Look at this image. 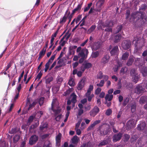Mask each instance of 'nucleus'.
<instances>
[{
    "instance_id": "nucleus-11",
    "label": "nucleus",
    "mask_w": 147,
    "mask_h": 147,
    "mask_svg": "<svg viewBox=\"0 0 147 147\" xmlns=\"http://www.w3.org/2000/svg\"><path fill=\"white\" fill-rule=\"evenodd\" d=\"M118 47L117 46H115L110 51V53L112 55H117L119 51Z\"/></svg>"
},
{
    "instance_id": "nucleus-58",
    "label": "nucleus",
    "mask_w": 147,
    "mask_h": 147,
    "mask_svg": "<svg viewBox=\"0 0 147 147\" xmlns=\"http://www.w3.org/2000/svg\"><path fill=\"white\" fill-rule=\"evenodd\" d=\"M16 131V129L15 128H12L11 130L9 131V133L12 134L14 133Z\"/></svg>"
},
{
    "instance_id": "nucleus-5",
    "label": "nucleus",
    "mask_w": 147,
    "mask_h": 147,
    "mask_svg": "<svg viewBox=\"0 0 147 147\" xmlns=\"http://www.w3.org/2000/svg\"><path fill=\"white\" fill-rule=\"evenodd\" d=\"M89 52L88 50L86 48L82 49L78 55L79 57H82L86 58L87 57Z\"/></svg>"
},
{
    "instance_id": "nucleus-50",
    "label": "nucleus",
    "mask_w": 147,
    "mask_h": 147,
    "mask_svg": "<svg viewBox=\"0 0 147 147\" xmlns=\"http://www.w3.org/2000/svg\"><path fill=\"white\" fill-rule=\"evenodd\" d=\"M101 89L100 88H98L95 90V93L96 94H98L101 91Z\"/></svg>"
},
{
    "instance_id": "nucleus-18",
    "label": "nucleus",
    "mask_w": 147,
    "mask_h": 147,
    "mask_svg": "<svg viewBox=\"0 0 147 147\" xmlns=\"http://www.w3.org/2000/svg\"><path fill=\"white\" fill-rule=\"evenodd\" d=\"M111 23L112 25H113V23L111 21H109L107 20L105 22V24H104L103 22H101V24L102 25V26H103V28H105L106 27H109V26H111L109 25Z\"/></svg>"
},
{
    "instance_id": "nucleus-56",
    "label": "nucleus",
    "mask_w": 147,
    "mask_h": 147,
    "mask_svg": "<svg viewBox=\"0 0 147 147\" xmlns=\"http://www.w3.org/2000/svg\"><path fill=\"white\" fill-rule=\"evenodd\" d=\"M37 103V102L36 101H34L32 104H30L29 105V107L28 109V110H29L32 107H34L35 105Z\"/></svg>"
},
{
    "instance_id": "nucleus-22",
    "label": "nucleus",
    "mask_w": 147,
    "mask_h": 147,
    "mask_svg": "<svg viewBox=\"0 0 147 147\" xmlns=\"http://www.w3.org/2000/svg\"><path fill=\"white\" fill-rule=\"evenodd\" d=\"M84 85V81L83 80H82L79 83L78 89L79 90L82 89Z\"/></svg>"
},
{
    "instance_id": "nucleus-8",
    "label": "nucleus",
    "mask_w": 147,
    "mask_h": 147,
    "mask_svg": "<svg viewBox=\"0 0 147 147\" xmlns=\"http://www.w3.org/2000/svg\"><path fill=\"white\" fill-rule=\"evenodd\" d=\"M99 109L97 107H95L89 113L90 115L92 117L95 116L99 111Z\"/></svg>"
},
{
    "instance_id": "nucleus-32",
    "label": "nucleus",
    "mask_w": 147,
    "mask_h": 147,
    "mask_svg": "<svg viewBox=\"0 0 147 147\" xmlns=\"http://www.w3.org/2000/svg\"><path fill=\"white\" fill-rule=\"evenodd\" d=\"M96 28V26L95 25H92L88 29V32L89 33H91Z\"/></svg>"
},
{
    "instance_id": "nucleus-49",
    "label": "nucleus",
    "mask_w": 147,
    "mask_h": 147,
    "mask_svg": "<svg viewBox=\"0 0 147 147\" xmlns=\"http://www.w3.org/2000/svg\"><path fill=\"white\" fill-rule=\"evenodd\" d=\"M130 14V10H127L126 13L125 14V15L126 16V19H128L129 17V16Z\"/></svg>"
},
{
    "instance_id": "nucleus-43",
    "label": "nucleus",
    "mask_w": 147,
    "mask_h": 147,
    "mask_svg": "<svg viewBox=\"0 0 147 147\" xmlns=\"http://www.w3.org/2000/svg\"><path fill=\"white\" fill-rule=\"evenodd\" d=\"M122 28V26L121 25H119L117 26V30L115 32V33H118L121 31Z\"/></svg>"
},
{
    "instance_id": "nucleus-63",
    "label": "nucleus",
    "mask_w": 147,
    "mask_h": 147,
    "mask_svg": "<svg viewBox=\"0 0 147 147\" xmlns=\"http://www.w3.org/2000/svg\"><path fill=\"white\" fill-rule=\"evenodd\" d=\"M105 31L107 32H112V28L110 27H108V28H106L105 30Z\"/></svg>"
},
{
    "instance_id": "nucleus-46",
    "label": "nucleus",
    "mask_w": 147,
    "mask_h": 147,
    "mask_svg": "<svg viewBox=\"0 0 147 147\" xmlns=\"http://www.w3.org/2000/svg\"><path fill=\"white\" fill-rule=\"evenodd\" d=\"M57 81L58 84L61 83L63 81V79L62 77H58L57 78Z\"/></svg>"
},
{
    "instance_id": "nucleus-39",
    "label": "nucleus",
    "mask_w": 147,
    "mask_h": 147,
    "mask_svg": "<svg viewBox=\"0 0 147 147\" xmlns=\"http://www.w3.org/2000/svg\"><path fill=\"white\" fill-rule=\"evenodd\" d=\"M53 80V78L52 76H50L46 80V82L47 84H49Z\"/></svg>"
},
{
    "instance_id": "nucleus-37",
    "label": "nucleus",
    "mask_w": 147,
    "mask_h": 147,
    "mask_svg": "<svg viewBox=\"0 0 147 147\" xmlns=\"http://www.w3.org/2000/svg\"><path fill=\"white\" fill-rule=\"evenodd\" d=\"M129 98L128 97H126L123 100V106H125L129 102Z\"/></svg>"
},
{
    "instance_id": "nucleus-29",
    "label": "nucleus",
    "mask_w": 147,
    "mask_h": 147,
    "mask_svg": "<svg viewBox=\"0 0 147 147\" xmlns=\"http://www.w3.org/2000/svg\"><path fill=\"white\" fill-rule=\"evenodd\" d=\"M102 6H100V4H98L97 3V5H96V7L95 9H94V10L96 11H98L99 12H100L102 9L101 7Z\"/></svg>"
},
{
    "instance_id": "nucleus-55",
    "label": "nucleus",
    "mask_w": 147,
    "mask_h": 147,
    "mask_svg": "<svg viewBox=\"0 0 147 147\" xmlns=\"http://www.w3.org/2000/svg\"><path fill=\"white\" fill-rule=\"evenodd\" d=\"M84 113V110L82 109H80L78 111V115L80 116Z\"/></svg>"
},
{
    "instance_id": "nucleus-30",
    "label": "nucleus",
    "mask_w": 147,
    "mask_h": 147,
    "mask_svg": "<svg viewBox=\"0 0 147 147\" xmlns=\"http://www.w3.org/2000/svg\"><path fill=\"white\" fill-rule=\"evenodd\" d=\"M55 54L52 55L51 58L49 59L48 62L46 64H50L55 59Z\"/></svg>"
},
{
    "instance_id": "nucleus-54",
    "label": "nucleus",
    "mask_w": 147,
    "mask_h": 147,
    "mask_svg": "<svg viewBox=\"0 0 147 147\" xmlns=\"http://www.w3.org/2000/svg\"><path fill=\"white\" fill-rule=\"evenodd\" d=\"M136 106L135 104L131 106V111L132 112H134L136 110Z\"/></svg>"
},
{
    "instance_id": "nucleus-53",
    "label": "nucleus",
    "mask_w": 147,
    "mask_h": 147,
    "mask_svg": "<svg viewBox=\"0 0 147 147\" xmlns=\"http://www.w3.org/2000/svg\"><path fill=\"white\" fill-rule=\"evenodd\" d=\"M51 145V144L48 142H45L43 147H50Z\"/></svg>"
},
{
    "instance_id": "nucleus-51",
    "label": "nucleus",
    "mask_w": 147,
    "mask_h": 147,
    "mask_svg": "<svg viewBox=\"0 0 147 147\" xmlns=\"http://www.w3.org/2000/svg\"><path fill=\"white\" fill-rule=\"evenodd\" d=\"M82 121V119H81L76 123V129H78L81 122Z\"/></svg>"
},
{
    "instance_id": "nucleus-60",
    "label": "nucleus",
    "mask_w": 147,
    "mask_h": 147,
    "mask_svg": "<svg viewBox=\"0 0 147 147\" xmlns=\"http://www.w3.org/2000/svg\"><path fill=\"white\" fill-rule=\"evenodd\" d=\"M112 113V111L111 109H108L106 113V114L107 115H110Z\"/></svg>"
},
{
    "instance_id": "nucleus-25",
    "label": "nucleus",
    "mask_w": 147,
    "mask_h": 147,
    "mask_svg": "<svg viewBox=\"0 0 147 147\" xmlns=\"http://www.w3.org/2000/svg\"><path fill=\"white\" fill-rule=\"evenodd\" d=\"M93 85H90L88 89L87 90V92L86 94V96H89L90 94L91 91L93 90Z\"/></svg>"
},
{
    "instance_id": "nucleus-38",
    "label": "nucleus",
    "mask_w": 147,
    "mask_h": 147,
    "mask_svg": "<svg viewBox=\"0 0 147 147\" xmlns=\"http://www.w3.org/2000/svg\"><path fill=\"white\" fill-rule=\"evenodd\" d=\"M69 84L71 86H74L75 85L74 80L72 78H71L69 81Z\"/></svg>"
},
{
    "instance_id": "nucleus-45",
    "label": "nucleus",
    "mask_w": 147,
    "mask_h": 147,
    "mask_svg": "<svg viewBox=\"0 0 147 147\" xmlns=\"http://www.w3.org/2000/svg\"><path fill=\"white\" fill-rule=\"evenodd\" d=\"M52 90L54 92H57L59 90V86H54L52 88Z\"/></svg>"
},
{
    "instance_id": "nucleus-21",
    "label": "nucleus",
    "mask_w": 147,
    "mask_h": 147,
    "mask_svg": "<svg viewBox=\"0 0 147 147\" xmlns=\"http://www.w3.org/2000/svg\"><path fill=\"white\" fill-rule=\"evenodd\" d=\"M113 97V95L107 94L105 96V99L106 101L108 100L109 101H110L112 99Z\"/></svg>"
},
{
    "instance_id": "nucleus-16",
    "label": "nucleus",
    "mask_w": 147,
    "mask_h": 147,
    "mask_svg": "<svg viewBox=\"0 0 147 147\" xmlns=\"http://www.w3.org/2000/svg\"><path fill=\"white\" fill-rule=\"evenodd\" d=\"M61 136V134L59 133L57 136H56V145L58 146H59L60 145Z\"/></svg>"
},
{
    "instance_id": "nucleus-28",
    "label": "nucleus",
    "mask_w": 147,
    "mask_h": 147,
    "mask_svg": "<svg viewBox=\"0 0 147 147\" xmlns=\"http://www.w3.org/2000/svg\"><path fill=\"white\" fill-rule=\"evenodd\" d=\"M99 53L98 51L93 52L91 55L92 58H96L98 57Z\"/></svg>"
},
{
    "instance_id": "nucleus-64",
    "label": "nucleus",
    "mask_w": 147,
    "mask_h": 147,
    "mask_svg": "<svg viewBox=\"0 0 147 147\" xmlns=\"http://www.w3.org/2000/svg\"><path fill=\"white\" fill-rule=\"evenodd\" d=\"M85 127V124L84 122H82L81 124L80 128L82 129H83Z\"/></svg>"
},
{
    "instance_id": "nucleus-47",
    "label": "nucleus",
    "mask_w": 147,
    "mask_h": 147,
    "mask_svg": "<svg viewBox=\"0 0 147 147\" xmlns=\"http://www.w3.org/2000/svg\"><path fill=\"white\" fill-rule=\"evenodd\" d=\"M108 143V141L107 140L103 141L102 142L100 143L99 144V146H103L105 145Z\"/></svg>"
},
{
    "instance_id": "nucleus-59",
    "label": "nucleus",
    "mask_w": 147,
    "mask_h": 147,
    "mask_svg": "<svg viewBox=\"0 0 147 147\" xmlns=\"http://www.w3.org/2000/svg\"><path fill=\"white\" fill-rule=\"evenodd\" d=\"M105 1V0H99L97 3L98 4H100V6H102Z\"/></svg>"
},
{
    "instance_id": "nucleus-48",
    "label": "nucleus",
    "mask_w": 147,
    "mask_h": 147,
    "mask_svg": "<svg viewBox=\"0 0 147 147\" xmlns=\"http://www.w3.org/2000/svg\"><path fill=\"white\" fill-rule=\"evenodd\" d=\"M88 97V101H90L92 98L94 97V95L92 94H90L89 96H86Z\"/></svg>"
},
{
    "instance_id": "nucleus-19",
    "label": "nucleus",
    "mask_w": 147,
    "mask_h": 147,
    "mask_svg": "<svg viewBox=\"0 0 147 147\" xmlns=\"http://www.w3.org/2000/svg\"><path fill=\"white\" fill-rule=\"evenodd\" d=\"M146 123L144 122H142L141 124L138 125V130H142L146 127Z\"/></svg>"
},
{
    "instance_id": "nucleus-1",
    "label": "nucleus",
    "mask_w": 147,
    "mask_h": 147,
    "mask_svg": "<svg viewBox=\"0 0 147 147\" xmlns=\"http://www.w3.org/2000/svg\"><path fill=\"white\" fill-rule=\"evenodd\" d=\"M146 17L144 12H136L131 13L129 21L132 22H136L139 20L141 19L145 22Z\"/></svg>"
},
{
    "instance_id": "nucleus-4",
    "label": "nucleus",
    "mask_w": 147,
    "mask_h": 147,
    "mask_svg": "<svg viewBox=\"0 0 147 147\" xmlns=\"http://www.w3.org/2000/svg\"><path fill=\"white\" fill-rule=\"evenodd\" d=\"M131 42L129 40H124L123 41L122 44V47L125 50H127L130 47Z\"/></svg>"
},
{
    "instance_id": "nucleus-36",
    "label": "nucleus",
    "mask_w": 147,
    "mask_h": 147,
    "mask_svg": "<svg viewBox=\"0 0 147 147\" xmlns=\"http://www.w3.org/2000/svg\"><path fill=\"white\" fill-rule=\"evenodd\" d=\"M20 136L18 135L15 136L13 138V142L14 143H16L20 139Z\"/></svg>"
},
{
    "instance_id": "nucleus-6",
    "label": "nucleus",
    "mask_w": 147,
    "mask_h": 147,
    "mask_svg": "<svg viewBox=\"0 0 147 147\" xmlns=\"http://www.w3.org/2000/svg\"><path fill=\"white\" fill-rule=\"evenodd\" d=\"M140 60V58H135V57L132 55L130 56L126 64H132L134 60L135 62H136L137 61H139Z\"/></svg>"
},
{
    "instance_id": "nucleus-40",
    "label": "nucleus",
    "mask_w": 147,
    "mask_h": 147,
    "mask_svg": "<svg viewBox=\"0 0 147 147\" xmlns=\"http://www.w3.org/2000/svg\"><path fill=\"white\" fill-rule=\"evenodd\" d=\"M105 82L104 80H101L99 83L97 84L96 86L98 87H102L104 86Z\"/></svg>"
},
{
    "instance_id": "nucleus-10",
    "label": "nucleus",
    "mask_w": 147,
    "mask_h": 147,
    "mask_svg": "<svg viewBox=\"0 0 147 147\" xmlns=\"http://www.w3.org/2000/svg\"><path fill=\"white\" fill-rule=\"evenodd\" d=\"M38 140V137L36 135H33L31 136L29 140V144L32 145L35 143Z\"/></svg>"
},
{
    "instance_id": "nucleus-7",
    "label": "nucleus",
    "mask_w": 147,
    "mask_h": 147,
    "mask_svg": "<svg viewBox=\"0 0 147 147\" xmlns=\"http://www.w3.org/2000/svg\"><path fill=\"white\" fill-rule=\"evenodd\" d=\"M145 90V89L142 86L138 85L135 88V91L136 93L139 94L144 92Z\"/></svg>"
},
{
    "instance_id": "nucleus-9",
    "label": "nucleus",
    "mask_w": 147,
    "mask_h": 147,
    "mask_svg": "<svg viewBox=\"0 0 147 147\" xmlns=\"http://www.w3.org/2000/svg\"><path fill=\"white\" fill-rule=\"evenodd\" d=\"M122 136V134L121 133H119L118 134L115 135L113 138V141L114 142L119 140L121 139Z\"/></svg>"
},
{
    "instance_id": "nucleus-24",
    "label": "nucleus",
    "mask_w": 147,
    "mask_h": 147,
    "mask_svg": "<svg viewBox=\"0 0 147 147\" xmlns=\"http://www.w3.org/2000/svg\"><path fill=\"white\" fill-rule=\"evenodd\" d=\"M79 140V138L77 136H74L71 139L72 142L74 144H76L78 142Z\"/></svg>"
},
{
    "instance_id": "nucleus-44",
    "label": "nucleus",
    "mask_w": 147,
    "mask_h": 147,
    "mask_svg": "<svg viewBox=\"0 0 147 147\" xmlns=\"http://www.w3.org/2000/svg\"><path fill=\"white\" fill-rule=\"evenodd\" d=\"M45 98L43 97L40 98L39 100V103L40 106H41L43 103Z\"/></svg>"
},
{
    "instance_id": "nucleus-3",
    "label": "nucleus",
    "mask_w": 147,
    "mask_h": 147,
    "mask_svg": "<svg viewBox=\"0 0 147 147\" xmlns=\"http://www.w3.org/2000/svg\"><path fill=\"white\" fill-rule=\"evenodd\" d=\"M130 75L132 77V80L133 82L136 83L140 78V75L138 72L135 69H132L130 72Z\"/></svg>"
},
{
    "instance_id": "nucleus-34",
    "label": "nucleus",
    "mask_w": 147,
    "mask_h": 147,
    "mask_svg": "<svg viewBox=\"0 0 147 147\" xmlns=\"http://www.w3.org/2000/svg\"><path fill=\"white\" fill-rule=\"evenodd\" d=\"M127 71V69L126 67H123L121 70L120 74L121 75H122L126 73Z\"/></svg>"
},
{
    "instance_id": "nucleus-14",
    "label": "nucleus",
    "mask_w": 147,
    "mask_h": 147,
    "mask_svg": "<svg viewBox=\"0 0 147 147\" xmlns=\"http://www.w3.org/2000/svg\"><path fill=\"white\" fill-rule=\"evenodd\" d=\"M134 121V119H132L128 121L126 125L128 128H131L134 126L135 125Z\"/></svg>"
},
{
    "instance_id": "nucleus-52",
    "label": "nucleus",
    "mask_w": 147,
    "mask_h": 147,
    "mask_svg": "<svg viewBox=\"0 0 147 147\" xmlns=\"http://www.w3.org/2000/svg\"><path fill=\"white\" fill-rule=\"evenodd\" d=\"M81 58L79 59V63H82L86 59V58H84V57H81Z\"/></svg>"
},
{
    "instance_id": "nucleus-26",
    "label": "nucleus",
    "mask_w": 147,
    "mask_h": 147,
    "mask_svg": "<svg viewBox=\"0 0 147 147\" xmlns=\"http://www.w3.org/2000/svg\"><path fill=\"white\" fill-rule=\"evenodd\" d=\"M77 96L74 93L72 94L71 96V101L73 103H75L76 102Z\"/></svg>"
},
{
    "instance_id": "nucleus-23",
    "label": "nucleus",
    "mask_w": 147,
    "mask_h": 147,
    "mask_svg": "<svg viewBox=\"0 0 147 147\" xmlns=\"http://www.w3.org/2000/svg\"><path fill=\"white\" fill-rule=\"evenodd\" d=\"M129 55V53L128 52H126L124 53L122 55L121 59L123 60H127Z\"/></svg>"
},
{
    "instance_id": "nucleus-61",
    "label": "nucleus",
    "mask_w": 147,
    "mask_h": 147,
    "mask_svg": "<svg viewBox=\"0 0 147 147\" xmlns=\"http://www.w3.org/2000/svg\"><path fill=\"white\" fill-rule=\"evenodd\" d=\"M58 60V61L57 63L58 64H62L63 63V59L60 58L59 60L57 59V61Z\"/></svg>"
},
{
    "instance_id": "nucleus-62",
    "label": "nucleus",
    "mask_w": 147,
    "mask_h": 147,
    "mask_svg": "<svg viewBox=\"0 0 147 147\" xmlns=\"http://www.w3.org/2000/svg\"><path fill=\"white\" fill-rule=\"evenodd\" d=\"M105 95V93L103 92H102L100 93L99 95V97L101 98H103L104 97Z\"/></svg>"
},
{
    "instance_id": "nucleus-2",
    "label": "nucleus",
    "mask_w": 147,
    "mask_h": 147,
    "mask_svg": "<svg viewBox=\"0 0 147 147\" xmlns=\"http://www.w3.org/2000/svg\"><path fill=\"white\" fill-rule=\"evenodd\" d=\"M52 110L55 113V114H57L60 111L58 102L56 98L53 100L52 104Z\"/></svg>"
},
{
    "instance_id": "nucleus-33",
    "label": "nucleus",
    "mask_w": 147,
    "mask_h": 147,
    "mask_svg": "<svg viewBox=\"0 0 147 147\" xmlns=\"http://www.w3.org/2000/svg\"><path fill=\"white\" fill-rule=\"evenodd\" d=\"M91 67V65H82L81 67V70L84 71L86 68H89Z\"/></svg>"
},
{
    "instance_id": "nucleus-42",
    "label": "nucleus",
    "mask_w": 147,
    "mask_h": 147,
    "mask_svg": "<svg viewBox=\"0 0 147 147\" xmlns=\"http://www.w3.org/2000/svg\"><path fill=\"white\" fill-rule=\"evenodd\" d=\"M46 50L44 49H42L41 51L40 52L39 55H40L42 56H43L45 55V53L46 52Z\"/></svg>"
},
{
    "instance_id": "nucleus-31",
    "label": "nucleus",
    "mask_w": 147,
    "mask_h": 147,
    "mask_svg": "<svg viewBox=\"0 0 147 147\" xmlns=\"http://www.w3.org/2000/svg\"><path fill=\"white\" fill-rule=\"evenodd\" d=\"M141 72L144 76L147 75V69L146 67H144L141 69Z\"/></svg>"
},
{
    "instance_id": "nucleus-20",
    "label": "nucleus",
    "mask_w": 147,
    "mask_h": 147,
    "mask_svg": "<svg viewBox=\"0 0 147 147\" xmlns=\"http://www.w3.org/2000/svg\"><path fill=\"white\" fill-rule=\"evenodd\" d=\"M121 38V36L120 34H118L115 36L114 38V41L117 43L119 41Z\"/></svg>"
},
{
    "instance_id": "nucleus-27",
    "label": "nucleus",
    "mask_w": 147,
    "mask_h": 147,
    "mask_svg": "<svg viewBox=\"0 0 147 147\" xmlns=\"http://www.w3.org/2000/svg\"><path fill=\"white\" fill-rule=\"evenodd\" d=\"M147 100V97L146 96H142L140 98L139 102L140 104H143Z\"/></svg>"
},
{
    "instance_id": "nucleus-13",
    "label": "nucleus",
    "mask_w": 147,
    "mask_h": 147,
    "mask_svg": "<svg viewBox=\"0 0 147 147\" xmlns=\"http://www.w3.org/2000/svg\"><path fill=\"white\" fill-rule=\"evenodd\" d=\"M83 4V2H82L80 4H78L77 7L72 11V14H74L76 12H79L82 8Z\"/></svg>"
},
{
    "instance_id": "nucleus-17",
    "label": "nucleus",
    "mask_w": 147,
    "mask_h": 147,
    "mask_svg": "<svg viewBox=\"0 0 147 147\" xmlns=\"http://www.w3.org/2000/svg\"><path fill=\"white\" fill-rule=\"evenodd\" d=\"M100 42H94L92 47V49L94 50H96L98 49L100 47Z\"/></svg>"
},
{
    "instance_id": "nucleus-57",
    "label": "nucleus",
    "mask_w": 147,
    "mask_h": 147,
    "mask_svg": "<svg viewBox=\"0 0 147 147\" xmlns=\"http://www.w3.org/2000/svg\"><path fill=\"white\" fill-rule=\"evenodd\" d=\"M102 73L101 72H100L98 74L97 77L98 78L101 79L102 78Z\"/></svg>"
},
{
    "instance_id": "nucleus-12",
    "label": "nucleus",
    "mask_w": 147,
    "mask_h": 147,
    "mask_svg": "<svg viewBox=\"0 0 147 147\" xmlns=\"http://www.w3.org/2000/svg\"><path fill=\"white\" fill-rule=\"evenodd\" d=\"M70 12L69 11L67 14V16H64L62 18H61L59 22V23L63 25L65 23L67 19V18L70 15Z\"/></svg>"
},
{
    "instance_id": "nucleus-35",
    "label": "nucleus",
    "mask_w": 147,
    "mask_h": 147,
    "mask_svg": "<svg viewBox=\"0 0 147 147\" xmlns=\"http://www.w3.org/2000/svg\"><path fill=\"white\" fill-rule=\"evenodd\" d=\"M92 5V3H90L88 4L87 6L85 7L84 9V12H86L88 11L90 9Z\"/></svg>"
},
{
    "instance_id": "nucleus-41",
    "label": "nucleus",
    "mask_w": 147,
    "mask_h": 147,
    "mask_svg": "<svg viewBox=\"0 0 147 147\" xmlns=\"http://www.w3.org/2000/svg\"><path fill=\"white\" fill-rule=\"evenodd\" d=\"M147 7V5L145 4H142L141 5V7H140V10H142L144 11L146 9Z\"/></svg>"
},
{
    "instance_id": "nucleus-15",
    "label": "nucleus",
    "mask_w": 147,
    "mask_h": 147,
    "mask_svg": "<svg viewBox=\"0 0 147 147\" xmlns=\"http://www.w3.org/2000/svg\"><path fill=\"white\" fill-rule=\"evenodd\" d=\"M109 55H105L101 59V63L104 64L107 63L109 61Z\"/></svg>"
}]
</instances>
